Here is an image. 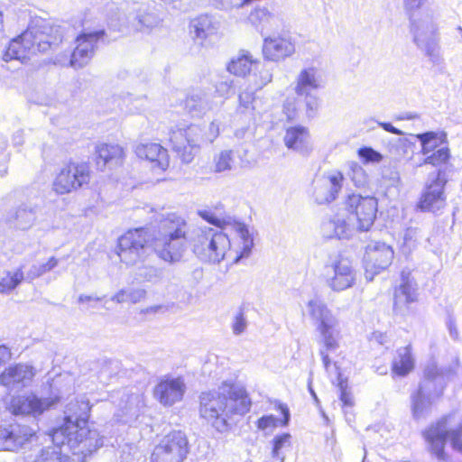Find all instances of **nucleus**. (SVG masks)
<instances>
[{
    "mask_svg": "<svg viewBox=\"0 0 462 462\" xmlns=\"http://www.w3.org/2000/svg\"><path fill=\"white\" fill-rule=\"evenodd\" d=\"M64 39L65 32L61 26L48 19L34 16L20 34L9 41L3 51V60L6 62H27L34 56L48 54L56 50Z\"/></svg>",
    "mask_w": 462,
    "mask_h": 462,
    "instance_id": "nucleus-3",
    "label": "nucleus"
},
{
    "mask_svg": "<svg viewBox=\"0 0 462 462\" xmlns=\"http://www.w3.org/2000/svg\"><path fill=\"white\" fill-rule=\"evenodd\" d=\"M310 138V134L308 127L295 125L285 128L283 143L289 150L303 152L308 148Z\"/></svg>",
    "mask_w": 462,
    "mask_h": 462,
    "instance_id": "nucleus-29",
    "label": "nucleus"
},
{
    "mask_svg": "<svg viewBox=\"0 0 462 462\" xmlns=\"http://www.w3.org/2000/svg\"><path fill=\"white\" fill-rule=\"evenodd\" d=\"M59 264V259L55 256L50 257L46 263L40 264L39 266H34L32 271L33 277H39L43 275L44 273L51 271Z\"/></svg>",
    "mask_w": 462,
    "mask_h": 462,
    "instance_id": "nucleus-42",
    "label": "nucleus"
},
{
    "mask_svg": "<svg viewBox=\"0 0 462 462\" xmlns=\"http://www.w3.org/2000/svg\"><path fill=\"white\" fill-rule=\"evenodd\" d=\"M126 157L125 149L118 143H99L95 146L94 162L103 171L107 166H121Z\"/></svg>",
    "mask_w": 462,
    "mask_h": 462,
    "instance_id": "nucleus-23",
    "label": "nucleus"
},
{
    "mask_svg": "<svg viewBox=\"0 0 462 462\" xmlns=\"http://www.w3.org/2000/svg\"><path fill=\"white\" fill-rule=\"evenodd\" d=\"M444 371L437 364L426 365L422 372V382L411 394V412L414 419H420L426 411L430 400L427 385L443 378Z\"/></svg>",
    "mask_w": 462,
    "mask_h": 462,
    "instance_id": "nucleus-14",
    "label": "nucleus"
},
{
    "mask_svg": "<svg viewBox=\"0 0 462 462\" xmlns=\"http://www.w3.org/2000/svg\"><path fill=\"white\" fill-rule=\"evenodd\" d=\"M168 143L175 156L183 163L191 162L199 149L190 125L171 128L168 134Z\"/></svg>",
    "mask_w": 462,
    "mask_h": 462,
    "instance_id": "nucleus-15",
    "label": "nucleus"
},
{
    "mask_svg": "<svg viewBox=\"0 0 462 462\" xmlns=\"http://www.w3.org/2000/svg\"><path fill=\"white\" fill-rule=\"evenodd\" d=\"M449 420L450 415H443L421 432L428 451L440 460L448 457L446 448L448 443L454 451L462 454V423L448 429Z\"/></svg>",
    "mask_w": 462,
    "mask_h": 462,
    "instance_id": "nucleus-7",
    "label": "nucleus"
},
{
    "mask_svg": "<svg viewBox=\"0 0 462 462\" xmlns=\"http://www.w3.org/2000/svg\"><path fill=\"white\" fill-rule=\"evenodd\" d=\"M272 81V74L269 72H266L263 77L261 78L260 82L256 83L259 88H262L265 85H267L269 82Z\"/></svg>",
    "mask_w": 462,
    "mask_h": 462,
    "instance_id": "nucleus-49",
    "label": "nucleus"
},
{
    "mask_svg": "<svg viewBox=\"0 0 462 462\" xmlns=\"http://www.w3.org/2000/svg\"><path fill=\"white\" fill-rule=\"evenodd\" d=\"M330 267L333 275L328 279V284L333 291H341L355 284L356 275L349 259L339 256Z\"/></svg>",
    "mask_w": 462,
    "mask_h": 462,
    "instance_id": "nucleus-24",
    "label": "nucleus"
},
{
    "mask_svg": "<svg viewBox=\"0 0 462 462\" xmlns=\"http://www.w3.org/2000/svg\"><path fill=\"white\" fill-rule=\"evenodd\" d=\"M60 402L58 396L41 398L35 393L18 394L11 398L7 410L15 416H39Z\"/></svg>",
    "mask_w": 462,
    "mask_h": 462,
    "instance_id": "nucleus-13",
    "label": "nucleus"
},
{
    "mask_svg": "<svg viewBox=\"0 0 462 462\" xmlns=\"http://www.w3.org/2000/svg\"><path fill=\"white\" fill-rule=\"evenodd\" d=\"M199 216L215 227L204 226L193 240V253L205 262L235 264L250 256L254 239L246 225L232 217L220 218L209 210Z\"/></svg>",
    "mask_w": 462,
    "mask_h": 462,
    "instance_id": "nucleus-1",
    "label": "nucleus"
},
{
    "mask_svg": "<svg viewBox=\"0 0 462 462\" xmlns=\"http://www.w3.org/2000/svg\"><path fill=\"white\" fill-rule=\"evenodd\" d=\"M447 207L445 183L436 179L427 184L421 191L416 208L421 212L437 214Z\"/></svg>",
    "mask_w": 462,
    "mask_h": 462,
    "instance_id": "nucleus-21",
    "label": "nucleus"
},
{
    "mask_svg": "<svg viewBox=\"0 0 462 462\" xmlns=\"http://www.w3.org/2000/svg\"><path fill=\"white\" fill-rule=\"evenodd\" d=\"M274 409L277 410L282 414V419L280 420L282 426H287L290 420V411L287 404L282 403L279 401H274Z\"/></svg>",
    "mask_w": 462,
    "mask_h": 462,
    "instance_id": "nucleus-44",
    "label": "nucleus"
},
{
    "mask_svg": "<svg viewBox=\"0 0 462 462\" xmlns=\"http://www.w3.org/2000/svg\"><path fill=\"white\" fill-rule=\"evenodd\" d=\"M3 23H4V14L0 11V29L3 27Z\"/></svg>",
    "mask_w": 462,
    "mask_h": 462,
    "instance_id": "nucleus-52",
    "label": "nucleus"
},
{
    "mask_svg": "<svg viewBox=\"0 0 462 462\" xmlns=\"http://www.w3.org/2000/svg\"><path fill=\"white\" fill-rule=\"evenodd\" d=\"M92 179L90 166L85 162H67L56 174L52 189L59 195H65L88 187Z\"/></svg>",
    "mask_w": 462,
    "mask_h": 462,
    "instance_id": "nucleus-9",
    "label": "nucleus"
},
{
    "mask_svg": "<svg viewBox=\"0 0 462 462\" xmlns=\"http://www.w3.org/2000/svg\"><path fill=\"white\" fill-rule=\"evenodd\" d=\"M150 462H183L171 452L157 444L151 455Z\"/></svg>",
    "mask_w": 462,
    "mask_h": 462,
    "instance_id": "nucleus-37",
    "label": "nucleus"
},
{
    "mask_svg": "<svg viewBox=\"0 0 462 462\" xmlns=\"http://www.w3.org/2000/svg\"><path fill=\"white\" fill-rule=\"evenodd\" d=\"M401 283L393 289V310L401 316L414 312L412 304L418 301L416 283L410 273L402 272Z\"/></svg>",
    "mask_w": 462,
    "mask_h": 462,
    "instance_id": "nucleus-17",
    "label": "nucleus"
},
{
    "mask_svg": "<svg viewBox=\"0 0 462 462\" xmlns=\"http://www.w3.org/2000/svg\"><path fill=\"white\" fill-rule=\"evenodd\" d=\"M277 425L278 420L273 415L262 416L256 421L257 428L263 430L269 428H275Z\"/></svg>",
    "mask_w": 462,
    "mask_h": 462,
    "instance_id": "nucleus-43",
    "label": "nucleus"
},
{
    "mask_svg": "<svg viewBox=\"0 0 462 462\" xmlns=\"http://www.w3.org/2000/svg\"><path fill=\"white\" fill-rule=\"evenodd\" d=\"M106 35L105 30L79 33L75 38V47L70 52L67 62L64 60H59V62L76 69L83 68L93 58L98 43L104 40Z\"/></svg>",
    "mask_w": 462,
    "mask_h": 462,
    "instance_id": "nucleus-11",
    "label": "nucleus"
},
{
    "mask_svg": "<svg viewBox=\"0 0 462 462\" xmlns=\"http://www.w3.org/2000/svg\"><path fill=\"white\" fill-rule=\"evenodd\" d=\"M291 435L289 433H283L276 436L273 440V456L278 457L280 451L282 448H289L291 446Z\"/></svg>",
    "mask_w": 462,
    "mask_h": 462,
    "instance_id": "nucleus-41",
    "label": "nucleus"
},
{
    "mask_svg": "<svg viewBox=\"0 0 462 462\" xmlns=\"http://www.w3.org/2000/svg\"><path fill=\"white\" fill-rule=\"evenodd\" d=\"M379 126L382 127L384 131L393 134L402 135L403 134L401 130L388 122H381L379 123Z\"/></svg>",
    "mask_w": 462,
    "mask_h": 462,
    "instance_id": "nucleus-48",
    "label": "nucleus"
},
{
    "mask_svg": "<svg viewBox=\"0 0 462 462\" xmlns=\"http://www.w3.org/2000/svg\"><path fill=\"white\" fill-rule=\"evenodd\" d=\"M23 267H19L14 272H6L0 280V293H10L23 281Z\"/></svg>",
    "mask_w": 462,
    "mask_h": 462,
    "instance_id": "nucleus-33",
    "label": "nucleus"
},
{
    "mask_svg": "<svg viewBox=\"0 0 462 462\" xmlns=\"http://www.w3.org/2000/svg\"><path fill=\"white\" fill-rule=\"evenodd\" d=\"M35 374V369L30 365L15 364L6 367L0 374V384L6 387L25 386L33 380Z\"/></svg>",
    "mask_w": 462,
    "mask_h": 462,
    "instance_id": "nucleus-26",
    "label": "nucleus"
},
{
    "mask_svg": "<svg viewBox=\"0 0 462 462\" xmlns=\"http://www.w3.org/2000/svg\"><path fill=\"white\" fill-rule=\"evenodd\" d=\"M254 95L252 92H242L239 94V106L245 109H254L253 104L254 101Z\"/></svg>",
    "mask_w": 462,
    "mask_h": 462,
    "instance_id": "nucleus-45",
    "label": "nucleus"
},
{
    "mask_svg": "<svg viewBox=\"0 0 462 462\" xmlns=\"http://www.w3.org/2000/svg\"><path fill=\"white\" fill-rule=\"evenodd\" d=\"M275 20V14L267 6H256L247 16L248 23L260 29H264L272 24Z\"/></svg>",
    "mask_w": 462,
    "mask_h": 462,
    "instance_id": "nucleus-32",
    "label": "nucleus"
},
{
    "mask_svg": "<svg viewBox=\"0 0 462 462\" xmlns=\"http://www.w3.org/2000/svg\"><path fill=\"white\" fill-rule=\"evenodd\" d=\"M186 383L181 376H164L152 390L153 397L164 407H171L183 400Z\"/></svg>",
    "mask_w": 462,
    "mask_h": 462,
    "instance_id": "nucleus-19",
    "label": "nucleus"
},
{
    "mask_svg": "<svg viewBox=\"0 0 462 462\" xmlns=\"http://www.w3.org/2000/svg\"><path fill=\"white\" fill-rule=\"evenodd\" d=\"M189 235V223L181 214H166L160 221L159 236L155 239L156 254L169 263L178 261L185 250Z\"/></svg>",
    "mask_w": 462,
    "mask_h": 462,
    "instance_id": "nucleus-5",
    "label": "nucleus"
},
{
    "mask_svg": "<svg viewBox=\"0 0 462 462\" xmlns=\"http://www.w3.org/2000/svg\"><path fill=\"white\" fill-rule=\"evenodd\" d=\"M415 368V360L412 353L411 344L400 347L396 351V356L391 364L393 375L405 377Z\"/></svg>",
    "mask_w": 462,
    "mask_h": 462,
    "instance_id": "nucleus-30",
    "label": "nucleus"
},
{
    "mask_svg": "<svg viewBox=\"0 0 462 462\" xmlns=\"http://www.w3.org/2000/svg\"><path fill=\"white\" fill-rule=\"evenodd\" d=\"M134 152L141 161L149 162L152 170L164 172L170 166L168 150L160 143H140L134 148Z\"/></svg>",
    "mask_w": 462,
    "mask_h": 462,
    "instance_id": "nucleus-22",
    "label": "nucleus"
},
{
    "mask_svg": "<svg viewBox=\"0 0 462 462\" xmlns=\"http://www.w3.org/2000/svg\"><path fill=\"white\" fill-rule=\"evenodd\" d=\"M344 208L347 221L340 218L331 221L337 236L346 234L349 225L356 226L358 231H368L376 219L378 202L373 196L352 193L346 197Z\"/></svg>",
    "mask_w": 462,
    "mask_h": 462,
    "instance_id": "nucleus-6",
    "label": "nucleus"
},
{
    "mask_svg": "<svg viewBox=\"0 0 462 462\" xmlns=\"http://www.w3.org/2000/svg\"><path fill=\"white\" fill-rule=\"evenodd\" d=\"M258 64L257 59H254L249 52H245L231 59L226 64V70L235 77L245 78Z\"/></svg>",
    "mask_w": 462,
    "mask_h": 462,
    "instance_id": "nucleus-31",
    "label": "nucleus"
},
{
    "mask_svg": "<svg viewBox=\"0 0 462 462\" xmlns=\"http://www.w3.org/2000/svg\"><path fill=\"white\" fill-rule=\"evenodd\" d=\"M415 138L420 142V152L425 155V164L439 166L448 162L450 152L445 133L430 131L418 134Z\"/></svg>",
    "mask_w": 462,
    "mask_h": 462,
    "instance_id": "nucleus-12",
    "label": "nucleus"
},
{
    "mask_svg": "<svg viewBox=\"0 0 462 462\" xmlns=\"http://www.w3.org/2000/svg\"><path fill=\"white\" fill-rule=\"evenodd\" d=\"M357 155L364 164L380 162L383 160V155L369 146L359 148Z\"/></svg>",
    "mask_w": 462,
    "mask_h": 462,
    "instance_id": "nucleus-38",
    "label": "nucleus"
},
{
    "mask_svg": "<svg viewBox=\"0 0 462 462\" xmlns=\"http://www.w3.org/2000/svg\"><path fill=\"white\" fill-rule=\"evenodd\" d=\"M328 180L330 184V190L329 193L324 198V201L329 203L335 200L340 193L345 177L341 171H337L330 174L328 177Z\"/></svg>",
    "mask_w": 462,
    "mask_h": 462,
    "instance_id": "nucleus-35",
    "label": "nucleus"
},
{
    "mask_svg": "<svg viewBox=\"0 0 462 462\" xmlns=\"http://www.w3.org/2000/svg\"><path fill=\"white\" fill-rule=\"evenodd\" d=\"M38 439L37 430L26 424L0 426V450L15 452Z\"/></svg>",
    "mask_w": 462,
    "mask_h": 462,
    "instance_id": "nucleus-16",
    "label": "nucleus"
},
{
    "mask_svg": "<svg viewBox=\"0 0 462 462\" xmlns=\"http://www.w3.org/2000/svg\"><path fill=\"white\" fill-rule=\"evenodd\" d=\"M145 296L143 290H121L113 296V300L117 303L135 304L141 301Z\"/></svg>",
    "mask_w": 462,
    "mask_h": 462,
    "instance_id": "nucleus-36",
    "label": "nucleus"
},
{
    "mask_svg": "<svg viewBox=\"0 0 462 462\" xmlns=\"http://www.w3.org/2000/svg\"><path fill=\"white\" fill-rule=\"evenodd\" d=\"M336 386L339 392V400L342 409L352 408L355 405V398L348 385L347 378L343 377L342 374H339Z\"/></svg>",
    "mask_w": 462,
    "mask_h": 462,
    "instance_id": "nucleus-34",
    "label": "nucleus"
},
{
    "mask_svg": "<svg viewBox=\"0 0 462 462\" xmlns=\"http://www.w3.org/2000/svg\"><path fill=\"white\" fill-rule=\"evenodd\" d=\"M308 307L319 337V355L323 365L326 369L331 365L337 366V359L341 356V354L337 352L339 348L338 320L323 302L310 300Z\"/></svg>",
    "mask_w": 462,
    "mask_h": 462,
    "instance_id": "nucleus-4",
    "label": "nucleus"
},
{
    "mask_svg": "<svg viewBox=\"0 0 462 462\" xmlns=\"http://www.w3.org/2000/svg\"><path fill=\"white\" fill-rule=\"evenodd\" d=\"M294 51L295 46L290 38L279 35L263 40V55L267 60L278 61L291 56Z\"/></svg>",
    "mask_w": 462,
    "mask_h": 462,
    "instance_id": "nucleus-25",
    "label": "nucleus"
},
{
    "mask_svg": "<svg viewBox=\"0 0 462 462\" xmlns=\"http://www.w3.org/2000/svg\"><path fill=\"white\" fill-rule=\"evenodd\" d=\"M97 431L90 428L88 418L72 420L69 416L63 419L62 424L51 430V438L58 445L78 446L89 442L97 437Z\"/></svg>",
    "mask_w": 462,
    "mask_h": 462,
    "instance_id": "nucleus-10",
    "label": "nucleus"
},
{
    "mask_svg": "<svg viewBox=\"0 0 462 462\" xmlns=\"http://www.w3.org/2000/svg\"><path fill=\"white\" fill-rule=\"evenodd\" d=\"M445 385H442L441 388L436 393V397H441L443 395V390Z\"/></svg>",
    "mask_w": 462,
    "mask_h": 462,
    "instance_id": "nucleus-51",
    "label": "nucleus"
},
{
    "mask_svg": "<svg viewBox=\"0 0 462 462\" xmlns=\"http://www.w3.org/2000/svg\"><path fill=\"white\" fill-rule=\"evenodd\" d=\"M225 393H203L199 397V415L216 431H229L236 418L248 413L252 401L246 389L233 383H224Z\"/></svg>",
    "mask_w": 462,
    "mask_h": 462,
    "instance_id": "nucleus-2",
    "label": "nucleus"
},
{
    "mask_svg": "<svg viewBox=\"0 0 462 462\" xmlns=\"http://www.w3.org/2000/svg\"><path fill=\"white\" fill-rule=\"evenodd\" d=\"M232 152L230 151L221 152L215 159V172H222L231 169Z\"/></svg>",
    "mask_w": 462,
    "mask_h": 462,
    "instance_id": "nucleus-40",
    "label": "nucleus"
},
{
    "mask_svg": "<svg viewBox=\"0 0 462 462\" xmlns=\"http://www.w3.org/2000/svg\"><path fill=\"white\" fill-rule=\"evenodd\" d=\"M283 113L286 116V121L291 123L296 118L297 109L291 105H287L283 106Z\"/></svg>",
    "mask_w": 462,
    "mask_h": 462,
    "instance_id": "nucleus-47",
    "label": "nucleus"
},
{
    "mask_svg": "<svg viewBox=\"0 0 462 462\" xmlns=\"http://www.w3.org/2000/svg\"><path fill=\"white\" fill-rule=\"evenodd\" d=\"M189 32L193 34V39L203 43L217 33V23L213 16L202 14L189 21Z\"/></svg>",
    "mask_w": 462,
    "mask_h": 462,
    "instance_id": "nucleus-28",
    "label": "nucleus"
},
{
    "mask_svg": "<svg viewBox=\"0 0 462 462\" xmlns=\"http://www.w3.org/2000/svg\"><path fill=\"white\" fill-rule=\"evenodd\" d=\"M320 88V82L315 68H307L299 73L294 91L303 98L307 112L313 113L320 105V98L314 94Z\"/></svg>",
    "mask_w": 462,
    "mask_h": 462,
    "instance_id": "nucleus-18",
    "label": "nucleus"
},
{
    "mask_svg": "<svg viewBox=\"0 0 462 462\" xmlns=\"http://www.w3.org/2000/svg\"><path fill=\"white\" fill-rule=\"evenodd\" d=\"M246 327V322L245 317L242 313H239L236 316L235 321L233 323V330L236 334L242 333Z\"/></svg>",
    "mask_w": 462,
    "mask_h": 462,
    "instance_id": "nucleus-46",
    "label": "nucleus"
},
{
    "mask_svg": "<svg viewBox=\"0 0 462 462\" xmlns=\"http://www.w3.org/2000/svg\"><path fill=\"white\" fill-rule=\"evenodd\" d=\"M34 462H69V458L60 452L43 449Z\"/></svg>",
    "mask_w": 462,
    "mask_h": 462,
    "instance_id": "nucleus-39",
    "label": "nucleus"
},
{
    "mask_svg": "<svg viewBox=\"0 0 462 462\" xmlns=\"http://www.w3.org/2000/svg\"><path fill=\"white\" fill-rule=\"evenodd\" d=\"M158 444L182 461L187 457L189 449L188 438L180 430H171Z\"/></svg>",
    "mask_w": 462,
    "mask_h": 462,
    "instance_id": "nucleus-27",
    "label": "nucleus"
},
{
    "mask_svg": "<svg viewBox=\"0 0 462 462\" xmlns=\"http://www.w3.org/2000/svg\"><path fill=\"white\" fill-rule=\"evenodd\" d=\"M393 257L394 251L390 245L384 243L368 245L363 257L365 273L371 276L380 273L391 265Z\"/></svg>",
    "mask_w": 462,
    "mask_h": 462,
    "instance_id": "nucleus-20",
    "label": "nucleus"
},
{
    "mask_svg": "<svg viewBox=\"0 0 462 462\" xmlns=\"http://www.w3.org/2000/svg\"><path fill=\"white\" fill-rule=\"evenodd\" d=\"M161 307L160 306H152L142 310V313H149V312H156Z\"/></svg>",
    "mask_w": 462,
    "mask_h": 462,
    "instance_id": "nucleus-50",
    "label": "nucleus"
},
{
    "mask_svg": "<svg viewBox=\"0 0 462 462\" xmlns=\"http://www.w3.org/2000/svg\"><path fill=\"white\" fill-rule=\"evenodd\" d=\"M155 239L156 236L146 226L129 228L118 237L116 254L126 264L143 262L148 251L156 254Z\"/></svg>",
    "mask_w": 462,
    "mask_h": 462,
    "instance_id": "nucleus-8",
    "label": "nucleus"
}]
</instances>
